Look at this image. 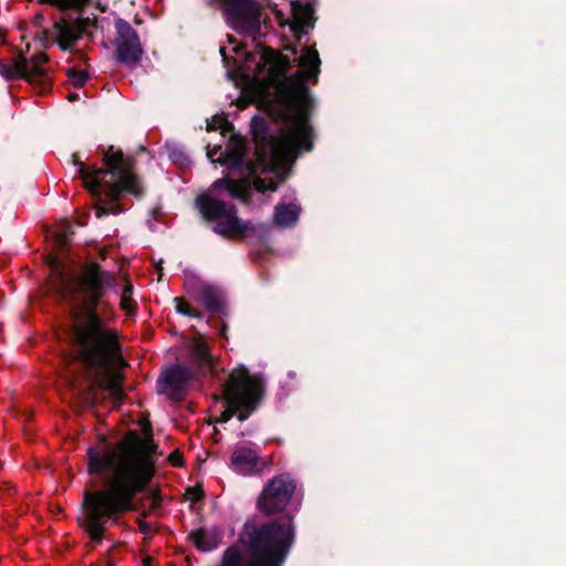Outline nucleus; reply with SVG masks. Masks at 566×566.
<instances>
[{
    "label": "nucleus",
    "instance_id": "1",
    "mask_svg": "<svg viewBox=\"0 0 566 566\" xmlns=\"http://www.w3.org/2000/svg\"><path fill=\"white\" fill-rule=\"evenodd\" d=\"M300 70L286 76L289 57L270 49L263 50L251 76L256 82V96L269 113L283 122L277 136H260L254 133L256 165L242 167L240 179L221 178L216 180L210 191L197 198L196 205L201 216L214 223L213 231L223 238L241 240L254 233V227L237 214L235 207L216 196L227 190L233 198L248 201L251 186L256 191H275L280 182L272 177L256 176L262 171L284 169L301 151L313 148V129L308 123L310 98L306 82L316 83L321 59L314 45L305 46L298 59Z\"/></svg>",
    "mask_w": 566,
    "mask_h": 566
},
{
    "label": "nucleus",
    "instance_id": "2",
    "mask_svg": "<svg viewBox=\"0 0 566 566\" xmlns=\"http://www.w3.org/2000/svg\"><path fill=\"white\" fill-rule=\"evenodd\" d=\"M50 289L80 308L74 310L73 348L93 377L95 386L109 392L114 402L122 399L120 369L125 361L120 355L116 331L102 322L95 307L115 281L113 273L92 262L74 276L54 256L50 260Z\"/></svg>",
    "mask_w": 566,
    "mask_h": 566
},
{
    "label": "nucleus",
    "instance_id": "3",
    "mask_svg": "<svg viewBox=\"0 0 566 566\" xmlns=\"http://www.w3.org/2000/svg\"><path fill=\"white\" fill-rule=\"evenodd\" d=\"M88 471L101 475L104 489L87 493L84 500V526L93 539H99L105 525L132 510L133 500L154 474L151 457L135 432L114 446L101 441L88 451Z\"/></svg>",
    "mask_w": 566,
    "mask_h": 566
},
{
    "label": "nucleus",
    "instance_id": "4",
    "mask_svg": "<svg viewBox=\"0 0 566 566\" xmlns=\"http://www.w3.org/2000/svg\"><path fill=\"white\" fill-rule=\"evenodd\" d=\"M72 161L78 167L77 172L85 188L95 196H104L95 206L97 218L122 212L123 209L118 203L122 192L134 196L142 193L139 179L134 172L133 159L125 157L122 150L115 149L113 146L104 154V164L107 169L86 166L80 160L77 154L72 156Z\"/></svg>",
    "mask_w": 566,
    "mask_h": 566
},
{
    "label": "nucleus",
    "instance_id": "5",
    "mask_svg": "<svg viewBox=\"0 0 566 566\" xmlns=\"http://www.w3.org/2000/svg\"><path fill=\"white\" fill-rule=\"evenodd\" d=\"M294 539L291 518L263 524L247 532V551L228 548L221 566H282Z\"/></svg>",
    "mask_w": 566,
    "mask_h": 566
},
{
    "label": "nucleus",
    "instance_id": "6",
    "mask_svg": "<svg viewBox=\"0 0 566 566\" xmlns=\"http://www.w3.org/2000/svg\"><path fill=\"white\" fill-rule=\"evenodd\" d=\"M263 395V381L259 375L250 374L243 367L232 370L223 390L226 407L213 421L227 422L233 415L240 421L245 420L254 411Z\"/></svg>",
    "mask_w": 566,
    "mask_h": 566
},
{
    "label": "nucleus",
    "instance_id": "7",
    "mask_svg": "<svg viewBox=\"0 0 566 566\" xmlns=\"http://www.w3.org/2000/svg\"><path fill=\"white\" fill-rule=\"evenodd\" d=\"M0 75L7 80L23 78L36 87L40 93L49 90L52 82L48 57L43 53H39L30 60L19 57L13 61H0Z\"/></svg>",
    "mask_w": 566,
    "mask_h": 566
},
{
    "label": "nucleus",
    "instance_id": "8",
    "mask_svg": "<svg viewBox=\"0 0 566 566\" xmlns=\"http://www.w3.org/2000/svg\"><path fill=\"white\" fill-rule=\"evenodd\" d=\"M296 484L289 474H280L271 479L258 497V509L272 515L286 509L294 492Z\"/></svg>",
    "mask_w": 566,
    "mask_h": 566
},
{
    "label": "nucleus",
    "instance_id": "9",
    "mask_svg": "<svg viewBox=\"0 0 566 566\" xmlns=\"http://www.w3.org/2000/svg\"><path fill=\"white\" fill-rule=\"evenodd\" d=\"M117 35L114 41L116 60L127 66H136L144 54L136 31L127 22L116 24Z\"/></svg>",
    "mask_w": 566,
    "mask_h": 566
},
{
    "label": "nucleus",
    "instance_id": "10",
    "mask_svg": "<svg viewBox=\"0 0 566 566\" xmlns=\"http://www.w3.org/2000/svg\"><path fill=\"white\" fill-rule=\"evenodd\" d=\"M224 14L237 29L256 27L260 23V4L255 0H219Z\"/></svg>",
    "mask_w": 566,
    "mask_h": 566
},
{
    "label": "nucleus",
    "instance_id": "11",
    "mask_svg": "<svg viewBox=\"0 0 566 566\" xmlns=\"http://www.w3.org/2000/svg\"><path fill=\"white\" fill-rule=\"evenodd\" d=\"M88 18L66 19L61 18L54 23L53 32L57 45L62 50H69L81 38L91 24Z\"/></svg>",
    "mask_w": 566,
    "mask_h": 566
},
{
    "label": "nucleus",
    "instance_id": "12",
    "mask_svg": "<svg viewBox=\"0 0 566 566\" xmlns=\"http://www.w3.org/2000/svg\"><path fill=\"white\" fill-rule=\"evenodd\" d=\"M245 142L240 137H232L223 151L214 148L208 151V157L212 163H220L228 168H238L242 165L245 154Z\"/></svg>",
    "mask_w": 566,
    "mask_h": 566
},
{
    "label": "nucleus",
    "instance_id": "13",
    "mask_svg": "<svg viewBox=\"0 0 566 566\" xmlns=\"http://www.w3.org/2000/svg\"><path fill=\"white\" fill-rule=\"evenodd\" d=\"M292 20L284 19L281 11H275V17L280 25L289 24L292 33L297 39L306 31L307 28L312 27V11L306 4H302L298 1L291 3Z\"/></svg>",
    "mask_w": 566,
    "mask_h": 566
},
{
    "label": "nucleus",
    "instance_id": "14",
    "mask_svg": "<svg viewBox=\"0 0 566 566\" xmlns=\"http://www.w3.org/2000/svg\"><path fill=\"white\" fill-rule=\"evenodd\" d=\"M259 460L255 450L249 447H240L232 453L231 465L238 473L249 475L258 471Z\"/></svg>",
    "mask_w": 566,
    "mask_h": 566
},
{
    "label": "nucleus",
    "instance_id": "15",
    "mask_svg": "<svg viewBox=\"0 0 566 566\" xmlns=\"http://www.w3.org/2000/svg\"><path fill=\"white\" fill-rule=\"evenodd\" d=\"M300 211V206L295 202L277 205L273 214V222L279 227H291L296 223Z\"/></svg>",
    "mask_w": 566,
    "mask_h": 566
},
{
    "label": "nucleus",
    "instance_id": "16",
    "mask_svg": "<svg viewBox=\"0 0 566 566\" xmlns=\"http://www.w3.org/2000/svg\"><path fill=\"white\" fill-rule=\"evenodd\" d=\"M191 539L195 546L202 552L211 551L219 544L218 536L214 533L205 530L193 532L191 534Z\"/></svg>",
    "mask_w": 566,
    "mask_h": 566
},
{
    "label": "nucleus",
    "instance_id": "17",
    "mask_svg": "<svg viewBox=\"0 0 566 566\" xmlns=\"http://www.w3.org/2000/svg\"><path fill=\"white\" fill-rule=\"evenodd\" d=\"M190 350L193 359L207 367L212 366V358L209 354V350L207 348V345L202 338V336L195 337L190 345Z\"/></svg>",
    "mask_w": 566,
    "mask_h": 566
},
{
    "label": "nucleus",
    "instance_id": "18",
    "mask_svg": "<svg viewBox=\"0 0 566 566\" xmlns=\"http://www.w3.org/2000/svg\"><path fill=\"white\" fill-rule=\"evenodd\" d=\"M119 307L126 313L127 316L135 315L137 310V304L133 298V285L126 279L120 292Z\"/></svg>",
    "mask_w": 566,
    "mask_h": 566
},
{
    "label": "nucleus",
    "instance_id": "19",
    "mask_svg": "<svg viewBox=\"0 0 566 566\" xmlns=\"http://www.w3.org/2000/svg\"><path fill=\"white\" fill-rule=\"evenodd\" d=\"M71 226L69 222H62L56 229H52L48 233V238L51 239L57 249H64L69 242V233Z\"/></svg>",
    "mask_w": 566,
    "mask_h": 566
},
{
    "label": "nucleus",
    "instance_id": "20",
    "mask_svg": "<svg viewBox=\"0 0 566 566\" xmlns=\"http://www.w3.org/2000/svg\"><path fill=\"white\" fill-rule=\"evenodd\" d=\"M190 373L187 368L185 367H176L174 368L168 377H167V381L171 385V386H180L182 384H185L186 381H188V379H190Z\"/></svg>",
    "mask_w": 566,
    "mask_h": 566
},
{
    "label": "nucleus",
    "instance_id": "21",
    "mask_svg": "<svg viewBox=\"0 0 566 566\" xmlns=\"http://www.w3.org/2000/svg\"><path fill=\"white\" fill-rule=\"evenodd\" d=\"M41 3H48L60 9H82L88 0H39Z\"/></svg>",
    "mask_w": 566,
    "mask_h": 566
},
{
    "label": "nucleus",
    "instance_id": "22",
    "mask_svg": "<svg viewBox=\"0 0 566 566\" xmlns=\"http://www.w3.org/2000/svg\"><path fill=\"white\" fill-rule=\"evenodd\" d=\"M175 304L178 313L190 317H200V312L192 307L185 298L176 297Z\"/></svg>",
    "mask_w": 566,
    "mask_h": 566
},
{
    "label": "nucleus",
    "instance_id": "23",
    "mask_svg": "<svg viewBox=\"0 0 566 566\" xmlns=\"http://www.w3.org/2000/svg\"><path fill=\"white\" fill-rule=\"evenodd\" d=\"M69 81L74 87H82L87 81V72L84 70L70 69L67 71Z\"/></svg>",
    "mask_w": 566,
    "mask_h": 566
},
{
    "label": "nucleus",
    "instance_id": "24",
    "mask_svg": "<svg viewBox=\"0 0 566 566\" xmlns=\"http://www.w3.org/2000/svg\"><path fill=\"white\" fill-rule=\"evenodd\" d=\"M169 462L174 467H181L182 465V453L178 450L172 451L168 457Z\"/></svg>",
    "mask_w": 566,
    "mask_h": 566
},
{
    "label": "nucleus",
    "instance_id": "25",
    "mask_svg": "<svg viewBox=\"0 0 566 566\" xmlns=\"http://www.w3.org/2000/svg\"><path fill=\"white\" fill-rule=\"evenodd\" d=\"M227 124V120L222 116H216L211 123L208 124V129L222 128Z\"/></svg>",
    "mask_w": 566,
    "mask_h": 566
},
{
    "label": "nucleus",
    "instance_id": "26",
    "mask_svg": "<svg viewBox=\"0 0 566 566\" xmlns=\"http://www.w3.org/2000/svg\"><path fill=\"white\" fill-rule=\"evenodd\" d=\"M187 496L191 502H197L202 497V491L200 489L193 488L187 490Z\"/></svg>",
    "mask_w": 566,
    "mask_h": 566
},
{
    "label": "nucleus",
    "instance_id": "27",
    "mask_svg": "<svg viewBox=\"0 0 566 566\" xmlns=\"http://www.w3.org/2000/svg\"><path fill=\"white\" fill-rule=\"evenodd\" d=\"M202 295H203V296H205V298H206V305H207L209 308L213 307V305H214V304H213V301H212V291H211V289H209V287H203V290H202Z\"/></svg>",
    "mask_w": 566,
    "mask_h": 566
},
{
    "label": "nucleus",
    "instance_id": "28",
    "mask_svg": "<svg viewBox=\"0 0 566 566\" xmlns=\"http://www.w3.org/2000/svg\"><path fill=\"white\" fill-rule=\"evenodd\" d=\"M151 564H153V558L151 557H145L143 559V565L144 566H151Z\"/></svg>",
    "mask_w": 566,
    "mask_h": 566
},
{
    "label": "nucleus",
    "instance_id": "29",
    "mask_svg": "<svg viewBox=\"0 0 566 566\" xmlns=\"http://www.w3.org/2000/svg\"><path fill=\"white\" fill-rule=\"evenodd\" d=\"M159 505V499L155 495L153 497V506H158Z\"/></svg>",
    "mask_w": 566,
    "mask_h": 566
},
{
    "label": "nucleus",
    "instance_id": "30",
    "mask_svg": "<svg viewBox=\"0 0 566 566\" xmlns=\"http://www.w3.org/2000/svg\"><path fill=\"white\" fill-rule=\"evenodd\" d=\"M75 98H77V95H75V94H70L69 95V99L70 101H74Z\"/></svg>",
    "mask_w": 566,
    "mask_h": 566
}]
</instances>
